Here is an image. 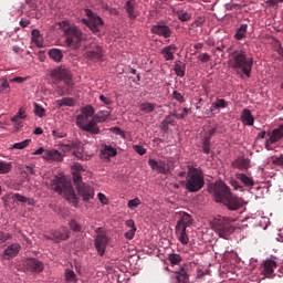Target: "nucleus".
Segmentation results:
<instances>
[{"label": "nucleus", "instance_id": "a18cd8bd", "mask_svg": "<svg viewBox=\"0 0 283 283\" xmlns=\"http://www.w3.org/2000/svg\"><path fill=\"white\" fill-rule=\"evenodd\" d=\"M23 119L24 118H21V117L15 116V115L11 118V122L14 123L15 130H20L21 128H23V122H21Z\"/></svg>", "mask_w": 283, "mask_h": 283}, {"label": "nucleus", "instance_id": "4c0bfd02", "mask_svg": "<svg viewBox=\"0 0 283 283\" xmlns=\"http://www.w3.org/2000/svg\"><path fill=\"white\" fill-rule=\"evenodd\" d=\"M56 105L59 107H63V106L72 107L75 105V99L72 97H63L62 99H56Z\"/></svg>", "mask_w": 283, "mask_h": 283}, {"label": "nucleus", "instance_id": "864d4df0", "mask_svg": "<svg viewBox=\"0 0 283 283\" xmlns=\"http://www.w3.org/2000/svg\"><path fill=\"white\" fill-rule=\"evenodd\" d=\"M73 155H75V157L82 161L90 160V156H84L81 150L73 151Z\"/></svg>", "mask_w": 283, "mask_h": 283}, {"label": "nucleus", "instance_id": "4468645a", "mask_svg": "<svg viewBox=\"0 0 283 283\" xmlns=\"http://www.w3.org/2000/svg\"><path fill=\"white\" fill-rule=\"evenodd\" d=\"M23 266L31 273H41L44 271V264L39 259H25Z\"/></svg>", "mask_w": 283, "mask_h": 283}, {"label": "nucleus", "instance_id": "b1692460", "mask_svg": "<svg viewBox=\"0 0 283 283\" xmlns=\"http://www.w3.org/2000/svg\"><path fill=\"white\" fill-rule=\"evenodd\" d=\"M176 116L174 115V112H171L169 115L165 117V119L161 123V130L164 133H167L169 130V125L176 126Z\"/></svg>", "mask_w": 283, "mask_h": 283}, {"label": "nucleus", "instance_id": "8fccbe9b", "mask_svg": "<svg viewBox=\"0 0 283 283\" xmlns=\"http://www.w3.org/2000/svg\"><path fill=\"white\" fill-rule=\"evenodd\" d=\"M142 205V201L139 200V198H135L134 200H129L127 202V207L130 210H134L135 208H138Z\"/></svg>", "mask_w": 283, "mask_h": 283}, {"label": "nucleus", "instance_id": "3c124183", "mask_svg": "<svg viewBox=\"0 0 283 283\" xmlns=\"http://www.w3.org/2000/svg\"><path fill=\"white\" fill-rule=\"evenodd\" d=\"M34 114L39 117L45 116V108L41 107L38 103H34Z\"/></svg>", "mask_w": 283, "mask_h": 283}, {"label": "nucleus", "instance_id": "13d9d810", "mask_svg": "<svg viewBox=\"0 0 283 283\" xmlns=\"http://www.w3.org/2000/svg\"><path fill=\"white\" fill-rule=\"evenodd\" d=\"M27 108L25 107H22L19 109L18 114H15L17 117L19 118H22V119H25L27 118Z\"/></svg>", "mask_w": 283, "mask_h": 283}, {"label": "nucleus", "instance_id": "ea45409f", "mask_svg": "<svg viewBox=\"0 0 283 283\" xmlns=\"http://www.w3.org/2000/svg\"><path fill=\"white\" fill-rule=\"evenodd\" d=\"M10 93V84L7 77L0 78V94H9Z\"/></svg>", "mask_w": 283, "mask_h": 283}, {"label": "nucleus", "instance_id": "680f3d73", "mask_svg": "<svg viewBox=\"0 0 283 283\" xmlns=\"http://www.w3.org/2000/svg\"><path fill=\"white\" fill-rule=\"evenodd\" d=\"M273 164L276 166H283V155H280V157H275Z\"/></svg>", "mask_w": 283, "mask_h": 283}, {"label": "nucleus", "instance_id": "5701e85b", "mask_svg": "<svg viewBox=\"0 0 283 283\" xmlns=\"http://www.w3.org/2000/svg\"><path fill=\"white\" fill-rule=\"evenodd\" d=\"M178 51V48L175 44L165 46L161 50V54L165 61H172L175 59L174 54Z\"/></svg>", "mask_w": 283, "mask_h": 283}, {"label": "nucleus", "instance_id": "bf43d9fd", "mask_svg": "<svg viewBox=\"0 0 283 283\" xmlns=\"http://www.w3.org/2000/svg\"><path fill=\"white\" fill-rule=\"evenodd\" d=\"M136 228L130 229L128 232L125 233L126 240H133L135 235Z\"/></svg>", "mask_w": 283, "mask_h": 283}, {"label": "nucleus", "instance_id": "f3484780", "mask_svg": "<svg viewBox=\"0 0 283 283\" xmlns=\"http://www.w3.org/2000/svg\"><path fill=\"white\" fill-rule=\"evenodd\" d=\"M20 249V243H11L7 245V248L1 253L2 260L10 261L11 259H14L19 254Z\"/></svg>", "mask_w": 283, "mask_h": 283}, {"label": "nucleus", "instance_id": "2f4dec72", "mask_svg": "<svg viewBox=\"0 0 283 283\" xmlns=\"http://www.w3.org/2000/svg\"><path fill=\"white\" fill-rule=\"evenodd\" d=\"M49 56L53 62L60 63L63 60V51L59 49H51L49 51Z\"/></svg>", "mask_w": 283, "mask_h": 283}, {"label": "nucleus", "instance_id": "9b49d317", "mask_svg": "<svg viewBox=\"0 0 283 283\" xmlns=\"http://www.w3.org/2000/svg\"><path fill=\"white\" fill-rule=\"evenodd\" d=\"M85 14L88 17V20L84 19V22L86 23L88 29L94 33L99 32L104 24L103 19L94 14V12L91 9H86Z\"/></svg>", "mask_w": 283, "mask_h": 283}, {"label": "nucleus", "instance_id": "0eeeda50", "mask_svg": "<svg viewBox=\"0 0 283 283\" xmlns=\"http://www.w3.org/2000/svg\"><path fill=\"white\" fill-rule=\"evenodd\" d=\"M51 189L59 192L63 198H65L73 207L77 206V198L72 187V184H69L64 177H55L51 180Z\"/></svg>", "mask_w": 283, "mask_h": 283}, {"label": "nucleus", "instance_id": "393cba45", "mask_svg": "<svg viewBox=\"0 0 283 283\" xmlns=\"http://www.w3.org/2000/svg\"><path fill=\"white\" fill-rule=\"evenodd\" d=\"M251 164L250 159H234L232 161V168L239 169V170H247L249 168V165Z\"/></svg>", "mask_w": 283, "mask_h": 283}, {"label": "nucleus", "instance_id": "2eb2a0df", "mask_svg": "<svg viewBox=\"0 0 283 283\" xmlns=\"http://www.w3.org/2000/svg\"><path fill=\"white\" fill-rule=\"evenodd\" d=\"M148 166H150L153 170L163 175H168L171 170L170 165L163 160L148 159Z\"/></svg>", "mask_w": 283, "mask_h": 283}, {"label": "nucleus", "instance_id": "cd10ccee", "mask_svg": "<svg viewBox=\"0 0 283 283\" xmlns=\"http://www.w3.org/2000/svg\"><path fill=\"white\" fill-rule=\"evenodd\" d=\"M235 178H237L238 180H240V181L243 184V186H245V187H248V188H253L254 185H255L253 178H252V177H249L248 175H244V174H237V175H235Z\"/></svg>", "mask_w": 283, "mask_h": 283}, {"label": "nucleus", "instance_id": "774afa93", "mask_svg": "<svg viewBox=\"0 0 283 283\" xmlns=\"http://www.w3.org/2000/svg\"><path fill=\"white\" fill-rule=\"evenodd\" d=\"M266 136V132L265 130H262L261 133L258 134L256 138L258 139H264Z\"/></svg>", "mask_w": 283, "mask_h": 283}, {"label": "nucleus", "instance_id": "052dcab7", "mask_svg": "<svg viewBox=\"0 0 283 283\" xmlns=\"http://www.w3.org/2000/svg\"><path fill=\"white\" fill-rule=\"evenodd\" d=\"M11 83H19L22 84L25 82V77H21V76H15L14 78L10 80Z\"/></svg>", "mask_w": 283, "mask_h": 283}, {"label": "nucleus", "instance_id": "69168bd1", "mask_svg": "<svg viewBox=\"0 0 283 283\" xmlns=\"http://www.w3.org/2000/svg\"><path fill=\"white\" fill-rule=\"evenodd\" d=\"M126 226H127V228H130V230L136 229L134 220H127Z\"/></svg>", "mask_w": 283, "mask_h": 283}, {"label": "nucleus", "instance_id": "c756f323", "mask_svg": "<svg viewBox=\"0 0 283 283\" xmlns=\"http://www.w3.org/2000/svg\"><path fill=\"white\" fill-rule=\"evenodd\" d=\"M229 105V103L224 99H220L218 98L217 101H214L211 106H210V113H214L217 111L227 108Z\"/></svg>", "mask_w": 283, "mask_h": 283}, {"label": "nucleus", "instance_id": "f257e3e1", "mask_svg": "<svg viewBox=\"0 0 283 283\" xmlns=\"http://www.w3.org/2000/svg\"><path fill=\"white\" fill-rule=\"evenodd\" d=\"M209 191L213 193L214 201L226 205L230 211H237L244 206L243 199L230 192L229 187L223 182L213 184Z\"/></svg>", "mask_w": 283, "mask_h": 283}, {"label": "nucleus", "instance_id": "58836bf2", "mask_svg": "<svg viewBox=\"0 0 283 283\" xmlns=\"http://www.w3.org/2000/svg\"><path fill=\"white\" fill-rule=\"evenodd\" d=\"M248 24H242L238 28L237 33H234V39L242 40L247 38Z\"/></svg>", "mask_w": 283, "mask_h": 283}, {"label": "nucleus", "instance_id": "39448f33", "mask_svg": "<svg viewBox=\"0 0 283 283\" xmlns=\"http://www.w3.org/2000/svg\"><path fill=\"white\" fill-rule=\"evenodd\" d=\"M73 184L76 185L77 193L84 199V201H90L94 198V189L82 181L81 171H85L81 164H75L71 167Z\"/></svg>", "mask_w": 283, "mask_h": 283}, {"label": "nucleus", "instance_id": "9d476101", "mask_svg": "<svg viewBox=\"0 0 283 283\" xmlns=\"http://www.w3.org/2000/svg\"><path fill=\"white\" fill-rule=\"evenodd\" d=\"M230 222L231 220L228 217H218L213 221L214 231H217L223 240H228L229 235L234 232V228L230 226Z\"/></svg>", "mask_w": 283, "mask_h": 283}, {"label": "nucleus", "instance_id": "338daca9", "mask_svg": "<svg viewBox=\"0 0 283 283\" xmlns=\"http://www.w3.org/2000/svg\"><path fill=\"white\" fill-rule=\"evenodd\" d=\"M29 24H30V21H29V20L22 19V20L20 21V25H21L22 28H27Z\"/></svg>", "mask_w": 283, "mask_h": 283}, {"label": "nucleus", "instance_id": "f8f14e48", "mask_svg": "<svg viewBox=\"0 0 283 283\" xmlns=\"http://www.w3.org/2000/svg\"><path fill=\"white\" fill-rule=\"evenodd\" d=\"M33 156H42L43 160L46 161H62L63 155L59 150H44L43 147H40L38 150L32 153Z\"/></svg>", "mask_w": 283, "mask_h": 283}, {"label": "nucleus", "instance_id": "bb28decb", "mask_svg": "<svg viewBox=\"0 0 283 283\" xmlns=\"http://www.w3.org/2000/svg\"><path fill=\"white\" fill-rule=\"evenodd\" d=\"M118 153L115 148L108 145H104V148L101 149V158L109 159L111 157L116 156Z\"/></svg>", "mask_w": 283, "mask_h": 283}, {"label": "nucleus", "instance_id": "423d86ee", "mask_svg": "<svg viewBox=\"0 0 283 283\" xmlns=\"http://www.w3.org/2000/svg\"><path fill=\"white\" fill-rule=\"evenodd\" d=\"M61 30H63L64 36H66V44L73 50H77L82 46L85 35L82 33L81 29L76 25L69 24L67 21H62L59 23Z\"/></svg>", "mask_w": 283, "mask_h": 283}, {"label": "nucleus", "instance_id": "37998d69", "mask_svg": "<svg viewBox=\"0 0 283 283\" xmlns=\"http://www.w3.org/2000/svg\"><path fill=\"white\" fill-rule=\"evenodd\" d=\"M177 18L182 22H187L191 20V14L185 10H180L177 11Z\"/></svg>", "mask_w": 283, "mask_h": 283}, {"label": "nucleus", "instance_id": "4be33fe9", "mask_svg": "<svg viewBox=\"0 0 283 283\" xmlns=\"http://www.w3.org/2000/svg\"><path fill=\"white\" fill-rule=\"evenodd\" d=\"M69 238L70 231L66 227H62L52 233V240H55L56 242L67 240Z\"/></svg>", "mask_w": 283, "mask_h": 283}, {"label": "nucleus", "instance_id": "6ab92c4d", "mask_svg": "<svg viewBox=\"0 0 283 283\" xmlns=\"http://www.w3.org/2000/svg\"><path fill=\"white\" fill-rule=\"evenodd\" d=\"M85 57L93 62L103 61L104 59L103 46L96 45L94 51H86Z\"/></svg>", "mask_w": 283, "mask_h": 283}, {"label": "nucleus", "instance_id": "7c9ffc66", "mask_svg": "<svg viewBox=\"0 0 283 283\" xmlns=\"http://www.w3.org/2000/svg\"><path fill=\"white\" fill-rule=\"evenodd\" d=\"M157 104L156 103H150V102H144L139 105V109L144 114H151L156 111Z\"/></svg>", "mask_w": 283, "mask_h": 283}, {"label": "nucleus", "instance_id": "1a4fd4ad", "mask_svg": "<svg viewBox=\"0 0 283 283\" xmlns=\"http://www.w3.org/2000/svg\"><path fill=\"white\" fill-rule=\"evenodd\" d=\"M193 223V218L184 212L180 219L177 221L175 227V233L177 240L181 242V244L187 245L189 243V237L187 234V229Z\"/></svg>", "mask_w": 283, "mask_h": 283}, {"label": "nucleus", "instance_id": "f704fd0d", "mask_svg": "<svg viewBox=\"0 0 283 283\" xmlns=\"http://www.w3.org/2000/svg\"><path fill=\"white\" fill-rule=\"evenodd\" d=\"M31 40L35 45H38V48H43V39L41 38L39 30H32Z\"/></svg>", "mask_w": 283, "mask_h": 283}, {"label": "nucleus", "instance_id": "6e6552de", "mask_svg": "<svg viewBox=\"0 0 283 283\" xmlns=\"http://www.w3.org/2000/svg\"><path fill=\"white\" fill-rule=\"evenodd\" d=\"M205 175L200 168L188 167V175L186 176V190L189 192H198L200 189L205 188Z\"/></svg>", "mask_w": 283, "mask_h": 283}, {"label": "nucleus", "instance_id": "6e6d98bb", "mask_svg": "<svg viewBox=\"0 0 283 283\" xmlns=\"http://www.w3.org/2000/svg\"><path fill=\"white\" fill-rule=\"evenodd\" d=\"M172 97L179 103H185V96H182L181 93L177 91L172 92Z\"/></svg>", "mask_w": 283, "mask_h": 283}, {"label": "nucleus", "instance_id": "c9c22d12", "mask_svg": "<svg viewBox=\"0 0 283 283\" xmlns=\"http://www.w3.org/2000/svg\"><path fill=\"white\" fill-rule=\"evenodd\" d=\"M64 280H66L67 283H76L77 277L75 272L72 269H65L64 270Z\"/></svg>", "mask_w": 283, "mask_h": 283}, {"label": "nucleus", "instance_id": "dca6fc26", "mask_svg": "<svg viewBox=\"0 0 283 283\" xmlns=\"http://www.w3.org/2000/svg\"><path fill=\"white\" fill-rule=\"evenodd\" d=\"M269 139L265 142V148L268 150H271L269 148L271 145L276 144L283 138V125H280L277 128L272 129L271 133H268Z\"/></svg>", "mask_w": 283, "mask_h": 283}, {"label": "nucleus", "instance_id": "c85d7f7f", "mask_svg": "<svg viewBox=\"0 0 283 283\" xmlns=\"http://www.w3.org/2000/svg\"><path fill=\"white\" fill-rule=\"evenodd\" d=\"M11 199H13V202L18 203H28L30 207L34 206V200L29 199L18 192L11 195Z\"/></svg>", "mask_w": 283, "mask_h": 283}, {"label": "nucleus", "instance_id": "aec40b11", "mask_svg": "<svg viewBox=\"0 0 283 283\" xmlns=\"http://www.w3.org/2000/svg\"><path fill=\"white\" fill-rule=\"evenodd\" d=\"M151 32L154 34H157L159 36H163L165 39H169L171 36V30L168 25L166 24H156L153 25Z\"/></svg>", "mask_w": 283, "mask_h": 283}, {"label": "nucleus", "instance_id": "49530a36", "mask_svg": "<svg viewBox=\"0 0 283 283\" xmlns=\"http://www.w3.org/2000/svg\"><path fill=\"white\" fill-rule=\"evenodd\" d=\"M31 139H24L23 142L14 143L12 148L14 149H24L29 146Z\"/></svg>", "mask_w": 283, "mask_h": 283}, {"label": "nucleus", "instance_id": "de8ad7c7", "mask_svg": "<svg viewBox=\"0 0 283 283\" xmlns=\"http://www.w3.org/2000/svg\"><path fill=\"white\" fill-rule=\"evenodd\" d=\"M168 261H170V264L176 265L181 262V256L179 254L171 253L168 255Z\"/></svg>", "mask_w": 283, "mask_h": 283}, {"label": "nucleus", "instance_id": "4d7b16f0", "mask_svg": "<svg viewBox=\"0 0 283 283\" xmlns=\"http://www.w3.org/2000/svg\"><path fill=\"white\" fill-rule=\"evenodd\" d=\"M210 60H211V56H210L208 53H201V54L199 55V61H200L201 63H209Z\"/></svg>", "mask_w": 283, "mask_h": 283}, {"label": "nucleus", "instance_id": "09e8293b", "mask_svg": "<svg viewBox=\"0 0 283 283\" xmlns=\"http://www.w3.org/2000/svg\"><path fill=\"white\" fill-rule=\"evenodd\" d=\"M70 229L75 231V232H81L82 231V226L77 223L76 219H71L69 222Z\"/></svg>", "mask_w": 283, "mask_h": 283}, {"label": "nucleus", "instance_id": "72a5a7b5", "mask_svg": "<svg viewBox=\"0 0 283 283\" xmlns=\"http://www.w3.org/2000/svg\"><path fill=\"white\" fill-rule=\"evenodd\" d=\"M111 116L108 111H99L96 115H94L95 123H105Z\"/></svg>", "mask_w": 283, "mask_h": 283}, {"label": "nucleus", "instance_id": "0e129e2a", "mask_svg": "<svg viewBox=\"0 0 283 283\" xmlns=\"http://www.w3.org/2000/svg\"><path fill=\"white\" fill-rule=\"evenodd\" d=\"M283 0H268V4L271 7L277 6L279 3H282Z\"/></svg>", "mask_w": 283, "mask_h": 283}, {"label": "nucleus", "instance_id": "473e14b6", "mask_svg": "<svg viewBox=\"0 0 283 283\" xmlns=\"http://www.w3.org/2000/svg\"><path fill=\"white\" fill-rule=\"evenodd\" d=\"M134 9H135V1L134 0H127L126 4H125V10H126V12L128 14V18L130 20H135V18H136V13H135Z\"/></svg>", "mask_w": 283, "mask_h": 283}, {"label": "nucleus", "instance_id": "c03bdc74", "mask_svg": "<svg viewBox=\"0 0 283 283\" xmlns=\"http://www.w3.org/2000/svg\"><path fill=\"white\" fill-rule=\"evenodd\" d=\"M190 114V108H182V113L178 114L177 111L172 112L176 119H185Z\"/></svg>", "mask_w": 283, "mask_h": 283}, {"label": "nucleus", "instance_id": "ddd939ff", "mask_svg": "<svg viewBox=\"0 0 283 283\" xmlns=\"http://www.w3.org/2000/svg\"><path fill=\"white\" fill-rule=\"evenodd\" d=\"M96 234L94 245L98 255L103 256L109 242V238L103 232L102 228L96 229Z\"/></svg>", "mask_w": 283, "mask_h": 283}, {"label": "nucleus", "instance_id": "a878e982", "mask_svg": "<svg viewBox=\"0 0 283 283\" xmlns=\"http://www.w3.org/2000/svg\"><path fill=\"white\" fill-rule=\"evenodd\" d=\"M175 274H176L175 279H176L177 283H188L189 282V275L185 268H180V270L176 271Z\"/></svg>", "mask_w": 283, "mask_h": 283}, {"label": "nucleus", "instance_id": "5fc2aeb1", "mask_svg": "<svg viewBox=\"0 0 283 283\" xmlns=\"http://www.w3.org/2000/svg\"><path fill=\"white\" fill-rule=\"evenodd\" d=\"M133 148L139 156L147 154V149H145L143 146L134 145Z\"/></svg>", "mask_w": 283, "mask_h": 283}, {"label": "nucleus", "instance_id": "e2e57ef3", "mask_svg": "<svg viewBox=\"0 0 283 283\" xmlns=\"http://www.w3.org/2000/svg\"><path fill=\"white\" fill-rule=\"evenodd\" d=\"M97 198H98V200L101 201V203L106 205L107 199H106V197H105L104 193L98 192Z\"/></svg>", "mask_w": 283, "mask_h": 283}, {"label": "nucleus", "instance_id": "e433bc0d", "mask_svg": "<svg viewBox=\"0 0 283 283\" xmlns=\"http://www.w3.org/2000/svg\"><path fill=\"white\" fill-rule=\"evenodd\" d=\"M175 74L179 77H185L186 75V64L181 62H175Z\"/></svg>", "mask_w": 283, "mask_h": 283}, {"label": "nucleus", "instance_id": "7ed1b4c3", "mask_svg": "<svg viewBox=\"0 0 283 283\" xmlns=\"http://www.w3.org/2000/svg\"><path fill=\"white\" fill-rule=\"evenodd\" d=\"M50 76L55 84H59L61 81L64 83V86L59 85L56 88L59 96H66L72 94L74 90V82L73 75L67 67L57 66L51 71Z\"/></svg>", "mask_w": 283, "mask_h": 283}, {"label": "nucleus", "instance_id": "20e7f679", "mask_svg": "<svg viewBox=\"0 0 283 283\" xmlns=\"http://www.w3.org/2000/svg\"><path fill=\"white\" fill-rule=\"evenodd\" d=\"M94 114L95 109L93 106H86L82 108L81 114L76 117V125L81 130L97 135L101 133V128H98L96 124Z\"/></svg>", "mask_w": 283, "mask_h": 283}, {"label": "nucleus", "instance_id": "a19ab883", "mask_svg": "<svg viewBox=\"0 0 283 283\" xmlns=\"http://www.w3.org/2000/svg\"><path fill=\"white\" fill-rule=\"evenodd\" d=\"M210 145H211L210 137H203L201 142V148L205 155L210 154Z\"/></svg>", "mask_w": 283, "mask_h": 283}, {"label": "nucleus", "instance_id": "79ce46f5", "mask_svg": "<svg viewBox=\"0 0 283 283\" xmlns=\"http://www.w3.org/2000/svg\"><path fill=\"white\" fill-rule=\"evenodd\" d=\"M11 170H12L11 163H7V161H1L0 160V174L1 175L9 174Z\"/></svg>", "mask_w": 283, "mask_h": 283}, {"label": "nucleus", "instance_id": "412c9836", "mask_svg": "<svg viewBox=\"0 0 283 283\" xmlns=\"http://www.w3.org/2000/svg\"><path fill=\"white\" fill-rule=\"evenodd\" d=\"M241 123L245 126H253L255 123V118L252 115V111L249 108H243L241 112Z\"/></svg>", "mask_w": 283, "mask_h": 283}, {"label": "nucleus", "instance_id": "f03ea898", "mask_svg": "<svg viewBox=\"0 0 283 283\" xmlns=\"http://www.w3.org/2000/svg\"><path fill=\"white\" fill-rule=\"evenodd\" d=\"M230 67L241 77L251 78L253 69V57L249 56L245 51H233L229 60Z\"/></svg>", "mask_w": 283, "mask_h": 283}, {"label": "nucleus", "instance_id": "603ef678", "mask_svg": "<svg viewBox=\"0 0 283 283\" xmlns=\"http://www.w3.org/2000/svg\"><path fill=\"white\" fill-rule=\"evenodd\" d=\"M99 101H101L102 104L107 105V106L114 104V101L111 97H107L103 94L99 95Z\"/></svg>", "mask_w": 283, "mask_h": 283}, {"label": "nucleus", "instance_id": "a211bd4d", "mask_svg": "<svg viewBox=\"0 0 283 283\" xmlns=\"http://www.w3.org/2000/svg\"><path fill=\"white\" fill-rule=\"evenodd\" d=\"M276 263L274 260L272 259H268L262 263V268H261V273L263 276L268 277V279H273L274 275V270L276 269Z\"/></svg>", "mask_w": 283, "mask_h": 283}]
</instances>
